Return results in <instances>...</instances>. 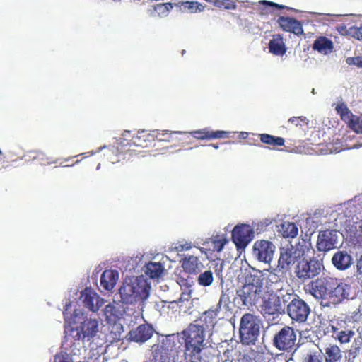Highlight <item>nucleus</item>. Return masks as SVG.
Segmentation results:
<instances>
[{
    "instance_id": "f257e3e1",
    "label": "nucleus",
    "mask_w": 362,
    "mask_h": 362,
    "mask_svg": "<svg viewBox=\"0 0 362 362\" xmlns=\"http://www.w3.org/2000/svg\"><path fill=\"white\" fill-rule=\"evenodd\" d=\"M215 315L214 311H206L181 332L184 340L185 358L189 362L211 361L212 356L205 348V331L214 326Z\"/></svg>"
},
{
    "instance_id": "f03ea898",
    "label": "nucleus",
    "mask_w": 362,
    "mask_h": 362,
    "mask_svg": "<svg viewBox=\"0 0 362 362\" xmlns=\"http://www.w3.org/2000/svg\"><path fill=\"white\" fill-rule=\"evenodd\" d=\"M228 274L230 275L233 284L239 283L245 279V282L242 288L237 291L244 305H254L262 297L264 279L261 274H255L245 276L240 266L236 264L230 267Z\"/></svg>"
},
{
    "instance_id": "7ed1b4c3",
    "label": "nucleus",
    "mask_w": 362,
    "mask_h": 362,
    "mask_svg": "<svg viewBox=\"0 0 362 362\" xmlns=\"http://www.w3.org/2000/svg\"><path fill=\"white\" fill-rule=\"evenodd\" d=\"M151 286L144 276L125 279L119 288L122 301L125 304L142 303L149 296Z\"/></svg>"
},
{
    "instance_id": "20e7f679",
    "label": "nucleus",
    "mask_w": 362,
    "mask_h": 362,
    "mask_svg": "<svg viewBox=\"0 0 362 362\" xmlns=\"http://www.w3.org/2000/svg\"><path fill=\"white\" fill-rule=\"evenodd\" d=\"M262 326V320L259 316L252 313L244 314L240 319L239 326V336L243 344H255Z\"/></svg>"
},
{
    "instance_id": "39448f33",
    "label": "nucleus",
    "mask_w": 362,
    "mask_h": 362,
    "mask_svg": "<svg viewBox=\"0 0 362 362\" xmlns=\"http://www.w3.org/2000/svg\"><path fill=\"white\" fill-rule=\"evenodd\" d=\"M324 269L323 259L320 255L308 259L303 258L295 267V274L300 281L304 283L317 276Z\"/></svg>"
},
{
    "instance_id": "423d86ee",
    "label": "nucleus",
    "mask_w": 362,
    "mask_h": 362,
    "mask_svg": "<svg viewBox=\"0 0 362 362\" xmlns=\"http://www.w3.org/2000/svg\"><path fill=\"white\" fill-rule=\"evenodd\" d=\"M305 248L298 244L296 245H287L280 248L279 258L276 269L279 272L288 271L296 263L303 258Z\"/></svg>"
},
{
    "instance_id": "0eeeda50",
    "label": "nucleus",
    "mask_w": 362,
    "mask_h": 362,
    "mask_svg": "<svg viewBox=\"0 0 362 362\" xmlns=\"http://www.w3.org/2000/svg\"><path fill=\"white\" fill-rule=\"evenodd\" d=\"M254 238L255 230L250 225L242 223L234 227L231 232V239L236 250L235 259L240 256L242 251Z\"/></svg>"
},
{
    "instance_id": "6e6552de",
    "label": "nucleus",
    "mask_w": 362,
    "mask_h": 362,
    "mask_svg": "<svg viewBox=\"0 0 362 362\" xmlns=\"http://www.w3.org/2000/svg\"><path fill=\"white\" fill-rule=\"evenodd\" d=\"M276 251L273 243L267 240H256L252 247V257L257 261L270 265Z\"/></svg>"
},
{
    "instance_id": "1a4fd4ad",
    "label": "nucleus",
    "mask_w": 362,
    "mask_h": 362,
    "mask_svg": "<svg viewBox=\"0 0 362 362\" xmlns=\"http://www.w3.org/2000/svg\"><path fill=\"white\" fill-rule=\"evenodd\" d=\"M337 284V280L323 277L311 281L305 287L306 292L314 296L316 299L328 298L329 290Z\"/></svg>"
},
{
    "instance_id": "9d476101",
    "label": "nucleus",
    "mask_w": 362,
    "mask_h": 362,
    "mask_svg": "<svg viewBox=\"0 0 362 362\" xmlns=\"http://www.w3.org/2000/svg\"><path fill=\"white\" fill-rule=\"evenodd\" d=\"M336 213L322 214L315 212L306 218V224L309 226V230L314 231L318 227L328 230L337 227Z\"/></svg>"
},
{
    "instance_id": "9b49d317",
    "label": "nucleus",
    "mask_w": 362,
    "mask_h": 362,
    "mask_svg": "<svg viewBox=\"0 0 362 362\" xmlns=\"http://www.w3.org/2000/svg\"><path fill=\"white\" fill-rule=\"evenodd\" d=\"M341 233L334 228L320 231L317 241V250L327 252L337 247L341 239Z\"/></svg>"
},
{
    "instance_id": "f8f14e48",
    "label": "nucleus",
    "mask_w": 362,
    "mask_h": 362,
    "mask_svg": "<svg viewBox=\"0 0 362 362\" xmlns=\"http://www.w3.org/2000/svg\"><path fill=\"white\" fill-rule=\"evenodd\" d=\"M296 341V333L294 329L288 326H284L274 337V346L281 351L291 349Z\"/></svg>"
},
{
    "instance_id": "ddd939ff",
    "label": "nucleus",
    "mask_w": 362,
    "mask_h": 362,
    "mask_svg": "<svg viewBox=\"0 0 362 362\" xmlns=\"http://www.w3.org/2000/svg\"><path fill=\"white\" fill-rule=\"evenodd\" d=\"M98 332V322L96 320L86 319L76 328H71V334L74 340L89 341Z\"/></svg>"
},
{
    "instance_id": "4468645a",
    "label": "nucleus",
    "mask_w": 362,
    "mask_h": 362,
    "mask_svg": "<svg viewBox=\"0 0 362 362\" xmlns=\"http://www.w3.org/2000/svg\"><path fill=\"white\" fill-rule=\"evenodd\" d=\"M287 313L289 317L298 322H305L310 313L307 303L298 298H293L287 305Z\"/></svg>"
},
{
    "instance_id": "2eb2a0df",
    "label": "nucleus",
    "mask_w": 362,
    "mask_h": 362,
    "mask_svg": "<svg viewBox=\"0 0 362 362\" xmlns=\"http://www.w3.org/2000/svg\"><path fill=\"white\" fill-rule=\"evenodd\" d=\"M246 8L248 9L249 13H257L261 16L267 15L269 13L274 12L276 10H293V8L291 7L267 0L248 3L246 5Z\"/></svg>"
},
{
    "instance_id": "dca6fc26",
    "label": "nucleus",
    "mask_w": 362,
    "mask_h": 362,
    "mask_svg": "<svg viewBox=\"0 0 362 362\" xmlns=\"http://www.w3.org/2000/svg\"><path fill=\"white\" fill-rule=\"evenodd\" d=\"M280 300L279 297L276 296V294H272L264 301L262 313L264 318L268 320H274L284 313L283 305L281 304Z\"/></svg>"
},
{
    "instance_id": "f3484780",
    "label": "nucleus",
    "mask_w": 362,
    "mask_h": 362,
    "mask_svg": "<svg viewBox=\"0 0 362 362\" xmlns=\"http://www.w3.org/2000/svg\"><path fill=\"white\" fill-rule=\"evenodd\" d=\"M323 355L325 362H343L344 361V351L336 344H325L322 349H320Z\"/></svg>"
},
{
    "instance_id": "a211bd4d",
    "label": "nucleus",
    "mask_w": 362,
    "mask_h": 362,
    "mask_svg": "<svg viewBox=\"0 0 362 362\" xmlns=\"http://www.w3.org/2000/svg\"><path fill=\"white\" fill-rule=\"evenodd\" d=\"M81 299L84 307L92 312H97L103 303V300L100 298L99 296L91 288L88 287L81 291Z\"/></svg>"
},
{
    "instance_id": "6ab92c4d",
    "label": "nucleus",
    "mask_w": 362,
    "mask_h": 362,
    "mask_svg": "<svg viewBox=\"0 0 362 362\" xmlns=\"http://www.w3.org/2000/svg\"><path fill=\"white\" fill-rule=\"evenodd\" d=\"M153 334V327L149 325L143 324L131 330L129 332V336L131 341L142 344L148 341Z\"/></svg>"
},
{
    "instance_id": "aec40b11",
    "label": "nucleus",
    "mask_w": 362,
    "mask_h": 362,
    "mask_svg": "<svg viewBox=\"0 0 362 362\" xmlns=\"http://www.w3.org/2000/svg\"><path fill=\"white\" fill-rule=\"evenodd\" d=\"M354 260L350 254L345 250H339L334 254L332 264L339 271H345L353 264Z\"/></svg>"
},
{
    "instance_id": "412c9836",
    "label": "nucleus",
    "mask_w": 362,
    "mask_h": 362,
    "mask_svg": "<svg viewBox=\"0 0 362 362\" xmlns=\"http://www.w3.org/2000/svg\"><path fill=\"white\" fill-rule=\"evenodd\" d=\"M349 289L350 287L347 284L337 282V284L329 290L328 298L332 303H339L349 296Z\"/></svg>"
},
{
    "instance_id": "4be33fe9",
    "label": "nucleus",
    "mask_w": 362,
    "mask_h": 362,
    "mask_svg": "<svg viewBox=\"0 0 362 362\" xmlns=\"http://www.w3.org/2000/svg\"><path fill=\"white\" fill-rule=\"evenodd\" d=\"M277 23L284 31L291 32L297 35L302 34L303 32L300 21L294 18L281 16L278 18Z\"/></svg>"
},
{
    "instance_id": "5701e85b",
    "label": "nucleus",
    "mask_w": 362,
    "mask_h": 362,
    "mask_svg": "<svg viewBox=\"0 0 362 362\" xmlns=\"http://www.w3.org/2000/svg\"><path fill=\"white\" fill-rule=\"evenodd\" d=\"M131 144L142 148L149 146L153 141V131L148 132L147 130L139 131L136 134L134 135L131 139Z\"/></svg>"
},
{
    "instance_id": "b1692460",
    "label": "nucleus",
    "mask_w": 362,
    "mask_h": 362,
    "mask_svg": "<svg viewBox=\"0 0 362 362\" xmlns=\"http://www.w3.org/2000/svg\"><path fill=\"white\" fill-rule=\"evenodd\" d=\"M320 354L315 344L309 343L303 346L302 362H322Z\"/></svg>"
},
{
    "instance_id": "393cba45",
    "label": "nucleus",
    "mask_w": 362,
    "mask_h": 362,
    "mask_svg": "<svg viewBox=\"0 0 362 362\" xmlns=\"http://www.w3.org/2000/svg\"><path fill=\"white\" fill-rule=\"evenodd\" d=\"M118 272L115 270H105L100 276V285L106 291H111L118 279Z\"/></svg>"
},
{
    "instance_id": "a878e982",
    "label": "nucleus",
    "mask_w": 362,
    "mask_h": 362,
    "mask_svg": "<svg viewBox=\"0 0 362 362\" xmlns=\"http://www.w3.org/2000/svg\"><path fill=\"white\" fill-rule=\"evenodd\" d=\"M269 51L275 56H283L286 52V47L283 37L280 35H274L269 43Z\"/></svg>"
},
{
    "instance_id": "bb28decb",
    "label": "nucleus",
    "mask_w": 362,
    "mask_h": 362,
    "mask_svg": "<svg viewBox=\"0 0 362 362\" xmlns=\"http://www.w3.org/2000/svg\"><path fill=\"white\" fill-rule=\"evenodd\" d=\"M182 267L189 274H197L200 272L202 264L199 261L198 257L191 255L185 257L182 259Z\"/></svg>"
},
{
    "instance_id": "cd10ccee",
    "label": "nucleus",
    "mask_w": 362,
    "mask_h": 362,
    "mask_svg": "<svg viewBox=\"0 0 362 362\" xmlns=\"http://www.w3.org/2000/svg\"><path fill=\"white\" fill-rule=\"evenodd\" d=\"M191 134L194 138L203 140L223 138L225 135H226V132L219 130L212 131L205 128L193 131Z\"/></svg>"
},
{
    "instance_id": "c85d7f7f",
    "label": "nucleus",
    "mask_w": 362,
    "mask_h": 362,
    "mask_svg": "<svg viewBox=\"0 0 362 362\" xmlns=\"http://www.w3.org/2000/svg\"><path fill=\"white\" fill-rule=\"evenodd\" d=\"M313 49L318 52L327 54L333 49V43L331 40L325 36L318 37L313 43Z\"/></svg>"
},
{
    "instance_id": "c756f323",
    "label": "nucleus",
    "mask_w": 362,
    "mask_h": 362,
    "mask_svg": "<svg viewBox=\"0 0 362 362\" xmlns=\"http://www.w3.org/2000/svg\"><path fill=\"white\" fill-rule=\"evenodd\" d=\"M165 269L163 265L160 262H150L146 265L145 274L151 279L160 278Z\"/></svg>"
},
{
    "instance_id": "7c9ffc66",
    "label": "nucleus",
    "mask_w": 362,
    "mask_h": 362,
    "mask_svg": "<svg viewBox=\"0 0 362 362\" xmlns=\"http://www.w3.org/2000/svg\"><path fill=\"white\" fill-rule=\"evenodd\" d=\"M279 232L284 238H293L298 233V228L294 223L284 222L280 225Z\"/></svg>"
},
{
    "instance_id": "2f4dec72",
    "label": "nucleus",
    "mask_w": 362,
    "mask_h": 362,
    "mask_svg": "<svg viewBox=\"0 0 362 362\" xmlns=\"http://www.w3.org/2000/svg\"><path fill=\"white\" fill-rule=\"evenodd\" d=\"M154 141L170 142L173 141V136L180 133L179 132H171L168 130H153Z\"/></svg>"
},
{
    "instance_id": "473e14b6",
    "label": "nucleus",
    "mask_w": 362,
    "mask_h": 362,
    "mask_svg": "<svg viewBox=\"0 0 362 362\" xmlns=\"http://www.w3.org/2000/svg\"><path fill=\"white\" fill-rule=\"evenodd\" d=\"M261 141L269 144L281 146L284 144V139L281 137H275L274 136L262 134L260 135Z\"/></svg>"
},
{
    "instance_id": "72a5a7b5",
    "label": "nucleus",
    "mask_w": 362,
    "mask_h": 362,
    "mask_svg": "<svg viewBox=\"0 0 362 362\" xmlns=\"http://www.w3.org/2000/svg\"><path fill=\"white\" fill-rule=\"evenodd\" d=\"M335 109L337 113L340 115L341 119L347 121L349 123L350 119L354 117L347 108L346 105L342 103L338 104Z\"/></svg>"
},
{
    "instance_id": "f704fd0d",
    "label": "nucleus",
    "mask_w": 362,
    "mask_h": 362,
    "mask_svg": "<svg viewBox=\"0 0 362 362\" xmlns=\"http://www.w3.org/2000/svg\"><path fill=\"white\" fill-rule=\"evenodd\" d=\"M354 335L355 332L353 330H341L337 332V339L341 344H346L350 342Z\"/></svg>"
},
{
    "instance_id": "c9c22d12",
    "label": "nucleus",
    "mask_w": 362,
    "mask_h": 362,
    "mask_svg": "<svg viewBox=\"0 0 362 362\" xmlns=\"http://www.w3.org/2000/svg\"><path fill=\"white\" fill-rule=\"evenodd\" d=\"M213 281V274L211 271H205L202 273L198 277L199 284L203 286H208L211 284Z\"/></svg>"
},
{
    "instance_id": "e433bc0d",
    "label": "nucleus",
    "mask_w": 362,
    "mask_h": 362,
    "mask_svg": "<svg viewBox=\"0 0 362 362\" xmlns=\"http://www.w3.org/2000/svg\"><path fill=\"white\" fill-rule=\"evenodd\" d=\"M276 296L279 297L280 303L283 305V308L285 310L286 306L291 302L293 298H297L296 296H293L288 292L284 291H280L278 294H276Z\"/></svg>"
},
{
    "instance_id": "4c0bfd02",
    "label": "nucleus",
    "mask_w": 362,
    "mask_h": 362,
    "mask_svg": "<svg viewBox=\"0 0 362 362\" xmlns=\"http://www.w3.org/2000/svg\"><path fill=\"white\" fill-rule=\"evenodd\" d=\"M183 8L189 11L190 13H196L197 11H202L204 6L197 1H186L182 4Z\"/></svg>"
},
{
    "instance_id": "58836bf2",
    "label": "nucleus",
    "mask_w": 362,
    "mask_h": 362,
    "mask_svg": "<svg viewBox=\"0 0 362 362\" xmlns=\"http://www.w3.org/2000/svg\"><path fill=\"white\" fill-rule=\"evenodd\" d=\"M173 8L171 3L158 4L153 7L154 11L157 12L159 16L167 15L169 11Z\"/></svg>"
},
{
    "instance_id": "ea45409f",
    "label": "nucleus",
    "mask_w": 362,
    "mask_h": 362,
    "mask_svg": "<svg viewBox=\"0 0 362 362\" xmlns=\"http://www.w3.org/2000/svg\"><path fill=\"white\" fill-rule=\"evenodd\" d=\"M349 127L358 134H362V119L354 117L349 123Z\"/></svg>"
},
{
    "instance_id": "a19ab883",
    "label": "nucleus",
    "mask_w": 362,
    "mask_h": 362,
    "mask_svg": "<svg viewBox=\"0 0 362 362\" xmlns=\"http://www.w3.org/2000/svg\"><path fill=\"white\" fill-rule=\"evenodd\" d=\"M361 348L358 346H351V349L348 351V356H344L348 362H354L355 358L360 353Z\"/></svg>"
},
{
    "instance_id": "79ce46f5",
    "label": "nucleus",
    "mask_w": 362,
    "mask_h": 362,
    "mask_svg": "<svg viewBox=\"0 0 362 362\" xmlns=\"http://www.w3.org/2000/svg\"><path fill=\"white\" fill-rule=\"evenodd\" d=\"M70 307H71V303H66L64 307L63 315H64V320L66 321L69 320L70 323H76V317L77 316L76 310L75 311V313L73 315H71L70 316H69L68 310Z\"/></svg>"
},
{
    "instance_id": "37998d69",
    "label": "nucleus",
    "mask_w": 362,
    "mask_h": 362,
    "mask_svg": "<svg viewBox=\"0 0 362 362\" xmlns=\"http://www.w3.org/2000/svg\"><path fill=\"white\" fill-rule=\"evenodd\" d=\"M54 362H74L71 356L66 352H60L54 356Z\"/></svg>"
},
{
    "instance_id": "c03bdc74",
    "label": "nucleus",
    "mask_w": 362,
    "mask_h": 362,
    "mask_svg": "<svg viewBox=\"0 0 362 362\" xmlns=\"http://www.w3.org/2000/svg\"><path fill=\"white\" fill-rule=\"evenodd\" d=\"M352 243L357 255L362 254V235H356L352 238Z\"/></svg>"
},
{
    "instance_id": "a18cd8bd",
    "label": "nucleus",
    "mask_w": 362,
    "mask_h": 362,
    "mask_svg": "<svg viewBox=\"0 0 362 362\" xmlns=\"http://www.w3.org/2000/svg\"><path fill=\"white\" fill-rule=\"evenodd\" d=\"M37 158L39 159H40L42 161H43V164H45H45L50 165V164H53V163H58V160H54L51 158L46 157L43 153H39L37 155ZM69 160H70V158L66 159L64 161L59 162V163L60 165H63L65 162H67Z\"/></svg>"
},
{
    "instance_id": "49530a36",
    "label": "nucleus",
    "mask_w": 362,
    "mask_h": 362,
    "mask_svg": "<svg viewBox=\"0 0 362 362\" xmlns=\"http://www.w3.org/2000/svg\"><path fill=\"white\" fill-rule=\"evenodd\" d=\"M346 62L349 65H355L357 67L362 68V56L348 57L346 59Z\"/></svg>"
},
{
    "instance_id": "de8ad7c7",
    "label": "nucleus",
    "mask_w": 362,
    "mask_h": 362,
    "mask_svg": "<svg viewBox=\"0 0 362 362\" xmlns=\"http://www.w3.org/2000/svg\"><path fill=\"white\" fill-rule=\"evenodd\" d=\"M174 346V342L171 341L170 336H166L163 339L160 347L162 349L168 351L169 349H172Z\"/></svg>"
},
{
    "instance_id": "09e8293b",
    "label": "nucleus",
    "mask_w": 362,
    "mask_h": 362,
    "mask_svg": "<svg viewBox=\"0 0 362 362\" xmlns=\"http://www.w3.org/2000/svg\"><path fill=\"white\" fill-rule=\"evenodd\" d=\"M306 120L305 117H293L288 119V122H291L296 126H298L300 122H303Z\"/></svg>"
},
{
    "instance_id": "8fccbe9b",
    "label": "nucleus",
    "mask_w": 362,
    "mask_h": 362,
    "mask_svg": "<svg viewBox=\"0 0 362 362\" xmlns=\"http://www.w3.org/2000/svg\"><path fill=\"white\" fill-rule=\"evenodd\" d=\"M226 243V238H223L222 240H218V241H214V250L219 252L221 251L223 246H224V244Z\"/></svg>"
},
{
    "instance_id": "3c124183",
    "label": "nucleus",
    "mask_w": 362,
    "mask_h": 362,
    "mask_svg": "<svg viewBox=\"0 0 362 362\" xmlns=\"http://www.w3.org/2000/svg\"><path fill=\"white\" fill-rule=\"evenodd\" d=\"M354 36L355 38L359 40H362V27L356 28L354 29Z\"/></svg>"
},
{
    "instance_id": "603ef678",
    "label": "nucleus",
    "mask_w": 362,
    "mask_h": 362,
    "mask_svg": "<svg viewBox=\"0 0 362 362\" xmlns=\"http://www.w3.org/2000/svg\"><path fill=\"white\" fill-rule=\"evenodd\" d=\"M355 202L358 203V209L362 213V194L355 197Z\"/></svg>"
},
{
    "instance_id": "864d4df0",
    "label": "nucleus",
    "mask_w": 362,
    "mask_h": 362,
    "mask_svg": "<svg viewBox=\"0 0 362 362\" xmlns=\"http://www.w3.org/2000/svg\"><path fill=\"white\" fill-rule=\"evenodd\" d=\"M359 258L357 262V269L360 274H362V254L358 255Z\"/></svg>"
},
{
    "instance_id": "5fc2aeb1",
    "label": "nucleus",
    "mask_w": 362,
    "mask_h": 362,
    "mask_svg": "<svg viewBox=\"0 0 362 362\" xmlns=\"http://www.w3.org/2000/svg\"><path fill=\"white\" fill-rule=\"evenodd\" d=\"M190 291H187V292H182L180 295V300H188L189 296H190Z\"/></svg>"
},
{
    "instance_id": "6e6d98bb",
    "label": "nucleus",
    "mask_w": 362,
    "mask_h": 362,
    "mask_svg": "<svg viewBox=\"0 0 362 362\" xmlns=\"http://www.w3.org/2000/svg\"><path fill=\"white\" fill-rule=\"evenodd\" d=\"M235 4L233 0H228V9H235Z\"/></svg>"
},
{
    "instance_id": "4d7b16f0",
    "label": "nucleus",
    "mask_w": 362,
    "mask_h": 362,
    "mask_svg": "<svg viewBox=\"0 0 362 362\" xmlns=\"http://www.w3.org/2000/svg\"><path fill=\"white\" fill-rule=\"evenodd\" d=\"M360 338L361 337H359L355 339L352 346H358L360 347V345L362 343V341H360Z\"/></svg>"
},
{
    "instance_id": "13d9d810",
    "label": "nucleus",
    "mask_w": 362,
    "mask_h": 362,
    "mask_svg": "<svg viewBox=\"0 0 362 362\" xmlns=\"http://www.w3.org/2000/svg\"><path fill=\"white\" fill-rule=\"evenodd\" d=\"M320 15L322 16V20H327V21L329 20V18L333 16L332 15H330V14H320Z\"/></svg>"
},
{
    "instance_id": "bf43d9fd",
    "label": "nucleus",
    "mask_w": 362,
    "mask_h": 362,
    "mask_svg": "<svg viewBox=\"0 0 362 362\" xmlns=\"http://www.w3.org/2000/svg\"><path fill=\"white\" fill-rule=\"evenodd\" d=\"M229 322L231 325L233 329H235V317H231L229 320Z\"/></svg>"
},
{
    "instance_id": "052dcab7",
    "label": "nucleus",
    "mask_w": 362,
    "mask_h": 362,
    "mask_svg": "<svg viewBox=\"0 0 362 362\" xmlns=\"http://www.w3.org/2000/svg\"><path fill=\"white\" fill-rule=\"evenodd\" d=\"M242 134L243 136V138H245L247 136V132H243Z\"/></svg>"
},
{
    "instance_id": "680f3d73",
    "label": "nucleus",
    "mask_w": 362,
    "mask_h": 362,
    "mask_svg": "<svg viewBox=\"0 0 362 362\" xmlns=\"http://www.w3.org/2000/svg\"><path fill=\"white\" fill-rule=\"evenodd\" d=\"M230 357H232V354H230V355H228V356H227L228 361V360H230Z\"/></svg>"
},
{
    "instance_id": "e2e57ef3",
    "label": "nucleus",
    "mask_w": 362,
    "mask_h": 362,
    "mask_svg": "<svg viewBox=\"0 0 362 362\" xmlns=\"http://www.w3.org/2000/svg\"><path fill=\"white\" fill-rule=\"evenodd\" d=\"M311 93H312L313 94H315V89H314V88H313V89H312Z\"/></svg>"
},
{
    "instance_id": "0e129e2a",
    "label": "nucleus",
    "mask_w": 362,
    "mask_h": 362,
    "mask_svg": "<svg viewBox=\"0 0 362 362\" xmlns=\"http://www.w3.org/2000/svg\"><path fill=\"white\" fill-rule=\"evenodd\" d=\"M223 296H224V294L222 295L220 301H221L223 300Z\"/></svg>"
},
{
    "instance_id": "69168bd1",
    "label": "nucleus",
    "mask_w": 362,
    "mask_h": 362,
    "mask_svg": "<svg viewBox=\"0 0 362 362\" xmlns=\"http://www.w3.org/2000/svg\"><path fill=\"white\" fill-rule=\"evenodd\" d=\"M184 281H185V279L180 280V282L179 284L181 285V282H183Z\"/></svg>"
},
{
    "instance_id": "338daca9",
    "label": "nucleus",
    "mask_w": 362,
    "mask_h": 362,
    "mask_svg": "<svg viewBox=\"0 0 362 362\" xmlns=\"http://www.w3.org/2000/svg\"><path fill=\"white\" fill-rule=\"evenodd\" d=\"M2 153H2L1 150L0 149V156H1V155H2Z\"/></svg>"
},
{
    "instance_id": "774afa93",
    "label": "nucleus",
    "mask_w": 362,
    "mask_h": 362,
    "mask_svg": "<svg viewBox=\"0 0 362 362\" xmlns=\"http://www.w3.org/2000/svg\"><path fill=\"white\" fill-rule=\"evenodd\" d=\"M114 1H119L120 0H113Z\"/></svg>"
}]
</instances>
